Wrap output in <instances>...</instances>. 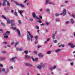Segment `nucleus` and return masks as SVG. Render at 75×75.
<instances>
[{"label": "nucleus", "mask_w": 75, "mask_h": 75, "mask_svg": "<svg viewBox=\"0 0 75 75\" xmlns=\"http://www.w3.org/2000/svg\"><path fill=\"white\" fill-rule=\"evenodd\" d=\"M17 59L16 57H15L12 58V59H10V61H11L12 62H16V59Z\"/></svg>", "instance_id": "nucleus-9"}, {"label": "nucleus", "mask_w": 75, "mask_h": 75, "mask_svg": "<svg viewBox=\"0 0 75 75\" xmlns=\"http://www.w3.org/2000/svg\"><path fill=\"white\" fill-rule=\"evenodd\" d=\"M53 42L54 43H57V41L56 40H54Z\"/></svg>", "instance_id": "nucleus-43"}, {"label": "nucleus", "mask_w": 75, "mask_h": 75, "mask_svg": "<svg viewBox=\"0 0 75 75\" xmlns=\"http://www.w3.org/2000/svg\"><path fill=\"white\" fill-rule=\"evenodd\" d=\"M66 14H67V12H66V9H64L62 13H60V15L65 16Z\"/></svg>", "instance_id": "nucleus-8"}, {"label": "nucleus", "mask_w": 75, "mask_h": 75, "mask_svg": "<svg viewBox=\"0 0 75 75\" xmlns=\"http://www.w3.org/2000/svg\"><path fill=\"white\" fill-rule=\"evenodd\" d=\"M65 3H68V1H65Z\"/></svg>", "instance_id": "nucleus-61"}, {"label": "nucleus", "mask_w": 75, "mask_h": 75, "mask_svg": "<svg viewBox=\"0 0 75 75\" xmlns=\"http://www.w3.org/2000/svg\"><path fill=\"white\" fill-rule=\"evenodd\" d=\"M69 46H70V47L72 48H75V46L72 43H70L68 44Z\"/></svg>", "instance_id": "nucleus-7"}, {"label": "nucleus", "mask_w": 75, "mask_h": 75, "mask_svg": "<svg viewBox=\"0 0 75 75\" xmlns=\"http://www.w3.org/2000/svg\"><path fill=\"white\" fill-rule=\"evenodd\" d=\"M23 47H21V48H20L19 49V50L20 51H22V50H23Z\"/></svg>", "instance_id": "nucleus-39"}, {"label": "nucleus", "mask_w": 75, "mask_h": 75, "mask_svg": "<svg viewBox=\"0 0 75 75\" xmlns=\"http://www.w3.org/2000/svg\"><path fill=\"white\" fill-rule=\"evenodd\" d=\"M70 64H71V65H74V62H72Z\"/></svg>", "instance_id": "nucleus-55"}, {"label": "nucleus", "mask_w": 75, "mask_h": 75, "mask_svg": "<svg viewBox=\"0 0 75 75\" xmlns=\"http://www.w3.org/2000/svg\"><path fill=\"white\" fill-rule=\"evenodd\" d=\"M73 60H74L73 59H68V61H72Z\"/></svg>", "instance_id": "nucleus-54"}, {"label": "nucleus", "mask_w": 75, "mask_h": 75, "mask_svg": "<svg viewBox=\"0 0 75 75\" xmlns=\"http://www.w3.org/2000/svg\"><path fill=\"white\" fill-rule=\"evenodd\" d=\"M2 71H3V72H5V69L4 68H2Z\"/></svg>", "instance_id": "nucleus-48"}, {"label": "nucleus", "mask_w": 75, "mask_h": 75, "mask_svg": "<svg viewBox=\"0 0 75 75\" xmlns=\"http://www.w3.org/2000/svg\"><path fill=\"white\" fill-rule=\"evenodd\" d=\"M1 17L4 19H6V17L4 15H2Z\"/></svg>", "instance_id": "nucleus-27"}, {"label": "nucleus", "mask_w": 75, "mask_h": 75, "mask_svg": "<svg viewBox=\"0 0 75 75\" xmlns=\"http://www.w3.org/2000/svg\"><path fill=\"white\" fill-rule=\"evenodd\" d=\"M53 69V68L52 67H51L50 69V71H52Z\"/></svg>", "instance_id": "nucleus-44"}, {"label": "nucleus", "mask_w": 75, "mask_h": 75, "mask_svg": "<svg viewBox=\"0 0 75 75\" xmlns=\"http://www.w3.org/2000/svg\"><path fill=\"white\" fill-rule=\"evenodd\" d=\"M31 58L33 62H34V61H36L38 60V58H36L35 59H34L33 57H31Z\"/></svg>", "instance_id": "nucleus-11"}, {"label": "nucleus", "mask_w": 75, "mask_h": 75, "mask_svg": "<svg viewBox=\"0 0 75 75\" xmlns=\"http://www.w3.org/2000/svg\"><path fill=\"white\" fill-rule=\"evenodd\" d=\"M51 51H48L47 52V54H51Z\"/></svg>", "instance_id": "nucleus-26"}, {"label": "nucleus", "mask_w": 75, "mask_h": 75, "mask_svg": "<svg viewBox=\"0 0 75 75\" xmlns=\"http://www.w3.org/2000/svg\"><path fill=\"white\" fill-rule=\"evenodd\" d=\"M0 66L1 67H3V65L2 64H0Z\"/></svg>", "instance_id": "nucleus-53"}, {"label": "nucleus", "mask_w": 75, "mask_h": 75, "mask_svg": "<svg viewBox=\"0 0 75 75\" xmlns=\"http://www.w3.org/2000/svg\"><path fill=\"white\" fill-rule=\"evenodd\" d=\"M59 14L58 13H56L55 14V16H59Z\"/></svg>", "instance_id": "nucleus-49"}, {"label": "nucleus", "mask_w": 75, "mask_h": 75, "mask_svg": "<svg viewBox=\"0 0 75 75\" xmlns=\"http://www.w3.org/2000/svg\"><path fill=\"white\" fill-rule=\"evenodd\" d=\"M49 4H52V5H54L55 4L54 3L52 2H49Z\"/></svg>", "instance_id": "nucleus-28"}, {"label": "nucleus", "mask_w": 75, "mask_h": 75, "mask_svg": "<svg viewBox=\"0 0 75 75\" xmlns=\"http://www.w3.org/2000/svg\"><path fill=\"white\" fill-rule=\"evenodd\" d=\"M7 47L9 48H11V46L10 45H7Z\"/></svg>", "instance_id": "nucleus-52"}, {"label": "nucleus", "mask_w": 75, "mask_h": 75, "mask_svg": "<svg viewBox=\"0 0 75 75\" xmlns=\"http://www.w3.org/2000/svg\"><path fill=\"white\" fill-rule=\"evenodd\" d=\"M59 51H61V49H58L56 50L55 51V52L56 53H57V52H59Z\"/></svg>", "instance_id": "nucleus-20"}, {"label": "nucleus", "mask_w": 75, "mask_h": 75, "mask_svg": "<svg viewBox=\"0 0 75 75\" xmlns=\"http://www.w3.org/2000/svg\"><path fill=\"white\" fill-rule=\"evenodd\" d=\"M45 31H46V33H48V29H46Z\"/></svg>", "instance_id": "nucleus-58"}, {"label": "nucleus", "mask_w": 75, "mask_h": 75, "mask_svg": "<svg viewBox=\"0 0 75 75\" xmlns=\"http://www.w3.org/2000/svg\"><path fill=\"white\" fill-rule=\"evenodd\" d=\"M24 11H18L19 13L20 14H21V15L22 17H23V14H22V13H23V12H24Z\"/></svg>", "instance_id": "nucleus-12"}, {"label": "nucleus", "mask_w": 75, "mask_h": 75, "mask_svg": "<svg viewBox=\"0 0 75 75\" xmlns=\"http://www.w3.org/2000/svg\"><path fill=\"white\" fill-rule=\"evenodd\" d=\"M2 52L3 54H5V53H6V52L5 51H2Z\"/></svg>", "instance_id": "nucleus-51"}, {"label": "nucleus", "mask_w": 75, "mask_h": 75, "mask_svg": "<svg viewBox=\"0 0 75 75\" xmlns=\"http://www.w3.org/2000/svg\"><path fill=\"white\" fill-rule=\"evenodd\" d=\"M25 65H26V66H29L30 67H32V65L31 64H30L28 63H25Z\"/></svg>", "instance_id": "nucleus-15"}, {"label": "nucleus", "mask_w": 75, "mask_h": 75, "mask_svg": "<svg viewBox=\"0 0 75 75\" xmlns=\"http://www.w3.org/2000/svg\"><path fill=\"white\" fill-rule=\"evenodd\" d=\"M37 68L38 69H40V70L42 69V67L41 66H40V65H39L37 66Z\"/></svg>", "instance_id": "nucleus-19"}, {"label": "nucleus", "mask_w": 75, "mask_h": 75, "mask_svg": "<svg viewBox=\"0 0 75 75\" xmlns=\"http://www.w3.org/2000/svg\"><path fill=\"white\" fill-rule=\"evenodd\" d=\"M9 68L10 69H13V67L11 66L9 67Z\"/></svg>", "instance_id": "nucleus-40"}, {"label": "nucleus", "mask_w": 75, "mask_h": 75, "mask_svg": "<svg viewBox=\"0 0 75 75\" xmlns=\"http://www.w3.org/2000/svg\"><path fill=\"white\" fill-rule=\"evenodd\" d=\"M29 20L30 21H33V19L30 18L29 19Z\"/></svg>", "instance_id": "nucleus-50"}, {"label": "nucleus", "mask_w": 75, "mask_h": 75, "mask_svg": "<svg viewBox=\"0 0 75 75\" xmlns=\"http://www.w3.org/2000/svg\"><path fill=\"white\" fill-rule=\"evenodd\" d=\"M7 24H11V25L12 27L14 26L15 25V23H14V21L13 20H9L8 19H7Z\"/></svg>", "instance_id": "nucleus-3"}, {"label": "nucleus", "mask_w": 75, "mask_h": 75, "mask_svg": "<svg viewBox=\"0 0 75 75\" xmlns=\"http://www.w3.org/2000/svg\"><path fill=\"white\" fill-rule=\"evenodd\" d=\"M10 33V32L9 31H6V33L4 34V35H8Z\"/></svg>", "instance_id": "nucleus-17"}, {"label": "nucleus", "mask_w": 75, "mask_h": 75, "mask_svg": "<svg viewBox=\"0 0 75 75\" xmlns=\"http://www.w3.org/2000/svg\"><path fill=\"white\" fill-rule=\"evenodd\" d=\"M18 22L19 24H21V20H19L18 21Z\"/></svg>", "instance_id": "nucleus-30"}, {"label": "nucleus", "mask_w": 75, "mask_h": 75, "mask_svg": "<svg viewBox=\"0 0 75 75\" xmlns=\"http://www.w3.org/2000/svg\"><path fill=\"white\" fill-rule=\"evenodd\" d=\"M28 33L29 34L27 35V39L28 41H30L31 40V41H33V36L31 35L30 32L29 31H28Z\"/></svg>", "instance_id": "nucleus-1"}, {"label": "nucleus", "mask_w": 75, "mask_h": 75, "mask_svg": "<svg viewBox=\"0 0 75 75\" xmlns=\"http://www.w3.org/2000/svg\"><path fill=\"white\" fill-rule=\"evenodd\" d=\"M14 2L15 3L16 5V6H20V7H21L22 8H24V7H25V6L24 5L22 4H19L18 2H16V1H14Z\"/></svg>", "instance_id": "nucleus-6"}, {"label": "nucleus", "mask_w": 75, "mask_h": 75, "mask_svg": "<svg viewBox=\"0 0 75 75\" xmlns=\"http://www.w3.org/2000/svg\"><path fill=\"white\" fill-rule=\"evenodd\" d=\"M38 23H42V21L39 20V21H38Z\"/></svg>", "instance_id": "nucleus-56"}, {"label": "nucleus", "mask_w": 75, "mask_h": 75, "mask_svg": "<svg viewBox=\"0 0 75 75\" xmlns=\"http://www.w3.org/2000/svg\"><path fill=\"white\" fill-rule=\"evenodd\" d=\"M28 33L29 34L27 35V39L28 41H30L31 40V41H33V36L31 35L30 32L29 31H28Z\"/></svg>", "instance_id": "nucleus-2"}, {"label": "nucleus", "mask_w": 75, "mask_h": 75, "mask_svg": "<svg viewBox=\"0 0 75 75\" xmlns=\"http://www.w3.org/2000/svg\"><path fill=\"white\" fill-rule=\"evenodd\" d=\"M51 74H52V75H54V72H51Z\"/></svg>", "instance_id": "nucleus-63"}, {"label": "nucleus", "mask_w": 75, "mask_h": 75, "mask_svg": "<svg viewBox=\"0 0 75 75\" xmlns=\"http://www.w3.org/2000/svg\"><path fill=\"white\" fill-rule=\"evenodd\" d=\"M45 23L46 24V25H49L50 24V23H48V22H47L46 21H45Z\"/></svg>", "instance_id": "nucleus-42"}, {"label": "nucleus", "mask_w": 75, "mask_h": 75, "mask_svg": "<svg viewBox=\"0 0 75 75\" xmlns=\"http://www.w3.org/2000/svg\"><path fill=\"white\" fill-rule=\"evenodd\" d=\"M4 38L7 39V38H8V36L7 35L4 36Z\"/></svg>", "instance_id": "nucleus-31"}, {"label": "nucleus", "mask_w": 75, "mask_h": 75, "mask_svg": "<svg viewBox=\"0 0 75 75\" xmlns=\"http://www.w3.org/2000/svg\"><path fill=\"white\" fill-rule=\"evenodd\" d=\"M33 53H34V54H37L38 53L37 51L35 50L33 52Z\"/></svg>", "instance_id": "nucleus-33"}, {"label": "nucleus", "mask_w": 75, "mask_h": 75, "mask_svg": "<svg viewBox=\"0 0 75 75\" xmlns=\"http://www.w3.org/2000/svg\"><path fill=\"white\" fill-rule=\"evenodd\" d=\"M14 44V42H12L11 43V45H13Z\"/></svg>", "instance_id": "nucleus-62"}, {"label": "nucleus", "mask_w": 75, "mask_h": 75, "mask_svg": "<svg viewBox=\"0 0 75 75\" xmlns=\"http://www.w3.org/2000/svg\"><path fill=\"white\" fill-rule=\"evenodd\" d=\"M56 21H59V18H57L56 20Z\"/></svg>", "instance_id": "nucleus-41"}, {"label": "nucleus", "mask_w": 75, "mask_h": 75, "mask_svg": "<svg viewBox=\"0 0 75 75\" xmlns=\"http://www.w3.org/2000/svg\"><path fill=\"white\" fill-rule=\"evenodd\" d=\"M49 0H46L45 1L46 2L45 3V4H48V3L49 2Z\"/></svg>", "instance_id": "nucleus-25"}, {"label": "nucleus", "mask_w": 75, "mask_h": 75, "mask_svg": "<svg viewBox=\"0 0 75 75\" xmlns=\"http://www.w3.org/2000/svg\"><path fill=\"white\" fill-rule=\"evenodd\" d=\"M16 48V50H17V51H19V48H18V47H16V46H15Z\"/></svg>", "instance_id": "nucleus-47"}, {"label": "nucleus", "mask_w": 75, "mask_h": 75, "mask_svg": "<svg viewBox=\"0 0 75 75\" xmlns=\"http://www.w3.org/2000/svg\"><path fill=\"white\" fill-rule=\"evenodd\" d=\"M71 17H72L74 18H75V15H74V14H72L71 15Z\"/></svg>", "instance_id": "nucleus-29"}, {"label": "nucleus", "mask_w": 75, "mask_h": 75, "mask_svg": "<svg viewBox=\"0 0 75 75\" xmlns=\"http://www.w3.org/2000/svg\"><path fill=\"white\" fill-rule=\"evenodd\" d=\"M1 25H2V26H4V27L5 26L4 24V23H3V22H1Z\"/></svg>", "instance_id": "nucleus-35"}, {"label": "nucleus", "mask_w": 75, "mask_h": 75, "mask_svg": "<svg viewBox=\"0 0 75 75\" xmlns=\"http://www.w3.org/2000/svg\"><path fill=\"white\" fill-rule=\"evenodd\" d=\"M11 28L14 30H16L18 33V36L19 37H20V30L18 29H16V27H11Z\"/></svg>", "instance_id": "nucleus-5"}, {"label": "nucleus", "mask_w": 75, "mask_h": 75, "mask_svg": "<svg viewBox=\"0 0 75 75\" xmlns=\"http://www.w3.org/2000/svg\"><path fill=\"white\" fill-rule=\"evenodd\" d=\"M13 12H14V11H13V10H11V13H13Z\"/></svg>", "instance_id": "nucleus-59"}, {"label": "nucleus", "mask_w": 75, "mask_h": 75, "mask_svg": "<svg viewBox=\"0 0 75 75\" xmlns=\"http://www.w3.org/2000/svg\"><path fill=\"white\" fill-rule=\"evenodd\" d=\"M28 51H24V53H25V54H28Z\"/></svg>", "instance_id": "nucleus-32"}, {"label": "nucleus", "mask_w": 75, "mask_h": 75, "mask_svg": "<svg viewBox=\"0 0 75 75\" xmlns=\"http://www.w3.org/2000/svg\"><path fill=\"white\" fill-rule=\"evenodd\" d=\"M7 6H10V4L9 2L7 1Z\"/></svg>", "instance_id": "nucleus-38"}, {"label": "nucleus", "mask_w": 75, "mask_h": 75, "mask_svg": "<svg viewBox=\"0 0 75 75\" xmlns=\"http://www.w3.org/2000/svg\"><path fill=\"white\" fill-rule=\"evenodd\" d=\"M32 16L33 18H36V19H37V20H40V19H42V16L41 15L39 16L40 18L37 17V16H36L35 13V12H33L32 13Z\"/></svg>", "instance_id": "nucleus-4"}, {"label": "nucleus", "mask_w": 75, "mask_h": 75, "mask_svg": "<svg viewBox=\"0 0 75 75\" xmlns=\"http://www.w3.org/2000/svg\"><path fill=\"white\" fill-rule=\"evenodd\" d=\"M52 68H53V69H55V68H57V66H54Z\"/></svg>", "instance_id": "nucleus-37"}, {"label": "nucleus", "mask_w": 75, "mask_h": 75, "mask_svg": "<svg viewBox=\"0 0 75 75\" xmlns=\"http://www.w3.org/2000/svg\"><path fill=\"white\" fill-rule=\"evenodd\" d=\"M57 34V32H56L55 33H54L52 34V39L53 40H54V39H55V34Z\"/></svg>", "instance_id": "nucleus-16"}, {"label": "nucleus", "mask_w": 75, "mask_h": 75, "mask_svg": "<svg viewBox=\"0 0 75 75\" xmlns=\"http://www.w3.org/2000/svg\"><path fill=\"white\" fill-rule=\"evenodd\" d=\"M19 44V42H17L15 43L14 45L15 46H16V45H18Z\"/></svg>", "instance_id": "nucleus-22"}, {"label": "nucleus", "mask_w": 75, "mask_h": 75, "mask_svg": "<svg viewBox=\"0 0 75 75\" xmlns=\"http://www.w3.org/2000/svg\"><path fill=\"white\" fill-rule=\"evenodd\" d=\"M35 43V44H37V43H38V40H36Z\"/></svg>", "instance_id": "nucleus-46"}, {"label": "nucleus", "mask_w": 75, "mask_h": 75, "mask_svg": "<svg viewBox=\"0 0 75 75\" xmlns=\"http://www.w3.org/2000/svg\"><path fill=\"white\" fill-rule=\"evenodd\" d=\"M15 15L16 16H18V15H17V12H15Z\"/></svg>", "instance_id": "nucleus-45"}, {"label": "nucleus", "mask_w": 75, "mask_h": 75, "mask_svg": "<svg viewBox=\"0 0 75 75\" xmlns=\"http://www.w3.org/2000/svg\"><path fill=\"white\" fill-rule=\"evenodd\" d=\"M6 2H7V0H4L2 3V6H6V3H5Z\"/></svg>", "instance_id": "nucleus-14"}, {"label": "nucleus", "mask_w": 75, "mask_h": 75, "mask_svg": "<svg viewBox=\"0 0 75 75\" xmlns=\"http://www.w3.org/2000/svg\"><path fill=\"white\" fill-rule=\"evenodd\" d=\"M70 22L71 23H72V24H74V20L73 19L71 18L70 19Z\"/></svg>", "instance_id": "nucleus-18"}, {"label": "nucleus", "mask_w": 75, "mask_h": 75, "mask_svg": "<svg viewBox=\"0 0 75 75\" xmlns=\"http://www.w3.org/2000/svg\"><path fill=\"white\" fill-rule=\"evenodd\" d=\"M5 59V58L4 57H0V61H3Z\"/></svg>", "instance_id": "nucleus-24"}, {"label": "nucleus", "mask_w": 75, "mask_h": 75, "mask_svg": "<svg viewBox=\"0 0 75 75\" xmlns=\"http://www.w3.org/2000/svg\"><path fill=\"white\" fill-rule=\"evenodd\" d=\"M38 55L39 57H40L41 58L43 57L44 55L41 53H39L38 54Z\"/></svg>", "instance_id": "nucleus-13"}, {"label": "nucleus", "mask_w": 75, "mask_h": 75, "mask_svg": "<svg viewBox=\"0 0 75 75\" xmlns=\"http://www.w3.org/2000/svg\"><path fill=\"white\" fill-rule=\"evenodd\" d=\"M49 40H50V38H48V39H47V42H48V41H49Z\"/></svg>", "instance_id": "nucleus-60"}, {"label": "nucleus", "mask_w": 75, "mask_h": 75, "mask_svg": "<svg viewBox=\"0 0 75 75\" xmlns=\"http://www.w3.org/2000/svg\"><path fill=\"white\" fill-rule=\"evenodd\" d=\"M31 56H28V55L27 54H25V58H26V59H28L29 58H30Z\"/></svg>", "instance_id": "nucleus-10"}, {"label": "nucleus", "mask_w": 75, "mask_h": 75, "mask_svg": "<svg viewBox=\"0 0 75 75\" xmlns=\"http://www.w3.org/2000/svg\"><path fill=\"white\" fill-rule=\"evenodd\" d=\"M35 39L36 40H37L38 39V36H35Z\"/></svg>", "instance_id": "nucleus-34"}, {"label": "nucleus", "mask_w": 75, "mask_h": 75, "mask_svg": "<svg viewBox=\"0 0 75 75\" xmlns=\"http://www.w3.org/2000/svg\"><path fill=\"white\" fill-rule=\"evenodd\" d=\"M40 65V66L41 67H42V68H44V67L45 66L44 65V64L43 63L41 64Z\"/></svg>", "instance_id": "nucleus-23"}, {"label": "nucleus", "mask_w": 75, "mask_h": 75, "mask_svg": "<svg viewBox=\"0 0 75 75\" xmlns=\"http://www.w3.org/2000/svg\"><path fill=\"white\" fill-rule=\"evenodd\" d=\"M46 11H47L48 14H50V9H49V8L46 9Z\"/></svg>", "instance_id": "nucleus-21"}, {"label": "nucleus", "mask_w": 75, "mask_h": 75, "mask_svg": "<svg viewBox=\"0 0 75 75\" xmlns=\"http://www.w3.org/2000/svg\"><path fill=\"white\" fill-rule=\"evenodd\" d=\"M69 23V21H66L65 22V24H68Z\"/></svg>", "instance_id": "nucleus-36"}, {"label": "nucleus", "mask_w": 75, "mask_h": 75, "mask_svg": "<svg viewBox=\"0 0 75 75\" xmlns=\"http://www.w3.org/2000/svg\"><path fill=\"white\" fill-rule=\"evenodd\" d=\"M7 43L6 42H3V44H7Z\"/></svg>", "instance_id": "nucleus-57"}, {"label": "nucleus", "mask_w": 75, "mask_h": 75, "mask_svg": "<svg viewBox=\"0 0 75 75\" xmlns=\"http://www.w3.org/2000/svg\"><path fill=\"white\" fill-rule=\"evenodd\" d=\"M74 37H75V32H74Z\"/></svg>", "instance_id": "nucleus-64"}]
</instances>
